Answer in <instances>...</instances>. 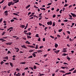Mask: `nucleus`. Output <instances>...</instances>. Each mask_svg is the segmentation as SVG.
Wrapping results in <instances>:
<instances>
[{
    "mask_svg": "<svg viewBox=\"0 0 76 76\" xmlns=\"http://www.w3.org/2000/svg\"><path fill=\"white\" fill-rule=\"evenodd\" d=\"M33 56H30L28 57V58H33Z\"/></svg>",
    "mask_w": 76,
    "mask_h": 76,
    "instance_id": "obj_22",
    "label": "nucleus"
},
{
    "mask_svg": "<svg viewBox=\"0 0 76 76\" xmlns=\"http://www.w3.org/2000/svg\"><path fill=\"white\" fill-rule=\"evenodd\" d=\"M5 0H3L2 1H1L0 2V4H1L2 3H3V2H4V1Z\"/></svg>",
    "mask_w": 76,
    "mask_h": 76,
    "instance_id": "obj_26",
    "label": "nucleus"
},
{
    "mask_svg": "<svg viewBox=\"0 0 76 76\" xmlns=\"http://www.w3.org/2000/svg\"><path fill=\"white\" fill-rule=\"evenodd\" d=\"M72 41H74V39H71V38H69V41L71 42Z\"/></svg>",
    "mask_w": 76,
    "mask_h": 76,
    "instance_id": "obj_30",
    "label": "nucleus"
},
{
    "mask_svg": "<svg viewBox=\"0 0 76 76\" xmlns=\"http://www.w3.org/2000/svg\"><path fill=\"white\" fill-rule=\"evenodd\" d=\"M14 21H15V20H14V19H12L10 20V21L11 22H14Z\"/></svg>",
    "mask_w": 76,
    "mask_h": 76,
    "instance_id": "obj_37",
    "label": "nucleus"
},
{
    "mask_svg": "<svg viewBox=\"0 0 76 76\" xmlns=\"http://www.w3.org/2000/svg\"><path fill=\"white\" fill-rule=\"evenodd\" d=\"M66 32L68 33V34H70V32L69 31H66Z\"/></svg>",
    "mask_w": 76,
    "mask_h": 76,
    "instance_id": "obj_52",
    "label": "nucleus"
},
{
    "mask_svg": "<svg viewBox=\"0 0 76 76\" xmlns=\"http://www.w3.org/2000/svg\"><path fill=\"white\" fill-rule=\"evenodd\" d=\"M34 19V17H31L30 18H29V19Z\"/></svg>",
    "mask_w": 76,
    "mask_h": 76,
    "instance_id": "obj_64",
    "label": "nucleus"
},
{
    "mask_svg": "<svg viewBox=\"0 0 76 76\" xmlns=\"http://www.w3.org/2000/svg\"><path fill=\"white\" fill-rule=\"evenodd\" d=\"M33 69H37V66H34Z\"/></svg>",
    "mask_w": 76,
    "mask_h": 76,
    "instance_id": "obj_25",
    "label": "nucleus"
},
{
    "mask_svg": "<svg viewBox=\"0 0 76 76\" xmlns=\"http://www.w3.org/2000/svg\"><path fill=\"white\" fill-rule=\"evenodd\" d=\"M71 15H72V16H73V17H74V18H75V17H76V14H73L72 13H71Z\"/></svg>",
    "mask_w": 76,
    "mask_h": 76,
    "instance_id": "obj_3",
    "label": "nucleus"
},
{
    "mask_svg": "<svg viewBox=\"0 0 76 76\" xmlns=\"http://www.w3.org/2000/svg\"><path fill=\"white\" fill-rule=\"evenodd\" d=\"M2 38L3 39H6V38H7V37H2Z\"/></svg>",
    "mask_w": 76,
    "mask_h": 76,
    "instance_id": "obj_50",
    "label": "nucleus"
},
{
    "mask_svg": "<svg viewBox=\"0 0 76 76\" xmlns=\"http://www.w3.org/2000/svg\"><path fill=\"white\" fill-rule=\"evenodd\" d=\"M12 42H9V43H6V45H12Z\"/></svg>",
    "mask_w": 76,
    "mask_h": 76,
    "instance_id": "obj_5",
    "label": "nucleus"
},
{
    "mask_svg": "<svg viewBox=\"0 0 76 76\" xmlns=\"http://www.w3.org/2000/svg\"><path fill=\"white\" fill-rule=\"evenodd\" d=\"M69 18H73V17H72V15H70V14L69 15Z\"/></svg>",
    "mask_w": 76,
    "mask_h": 76,
    "instance_id": "obj_32",
    "label": "nucleus"
},
{
    "mask_svg": "<svg viewBox=\"0 0 76 76\" xmlns=\"http://www.w3.org/2000/svg\"><path fill=\"white\" fill-rule=\"evenodd\" d=\"M59 10H59V9H58H58H57V10H56V12H58V11H59Z\"/></svg>",
    "mask_w": 76,
    "mask_h": 76,
    "instance_id": "obj_61",
    "label": "nucleus"
},
{
    "mask_svg": "<svg viewBox=\"0 0 76 76\" xmlns=\"http://www.w3.org/2000/svg\"><path fill=\"white\" fill-rule=\"evenodd\" d=\"M58 46V44H57L56 43H55V48H57Z\"/></svg>",
    "mask_w": 76,
    "mask_h": 76,
    "instance_id": "obj_12",
    "label": "nucleus"
},
{
    "mask_svg": "<svg viewBox=\"0 0 76 76\" xmlns=\"http://www.w3.org/2000/svg\"><path fill=\"white\" fill-rule=\"evenodd\" d=\"M12 3H11V5H14V4H15L14 2H13L12 1Z\"/></svg>",
    "mask_w": 76,
    "mask_h": 76,
    "instance_id": "obj_38",
    "label": "nucleus"
},
{
    "mask_svg": "<svg viewBox=\"0 0 76 76\" xmlns=\"http://www.w3.org/2000/svg\"><path fill=\"white\" fill-rule=\"evenodd\" d=\"M10 29H13V27H10Z\"/></svg>",
    "mask_w": 76,
    "mask_h": 76,
    "instance_id": "obj_49",
    "label": "nucleus"
},
{
    "mask_svg": "<svg viewBox=\"0 0 76 76\" xmlns=\"http://www.w3.org/2000/svg\"><path fill=\"white\" fill-rule=\"evenodd\" d=\"M68 6V5L67 4H65V5H64V7H66V6Z\"/></svg>",
    "mask_w": 76,
    "mask_h": 76,
    "instance_id": "obj_51",
    "label": "nucleus"
},
{
    "mask_svg": "<svg viewBox=\"0 0 76 76\" xmlns=\"http://www.w3.org/2000/svg\"><path fill=\"white\" fill-rule=\"evenodd\" d=\"M53 18H55L56 17V15H53Z\"/></svg>",
    "mask_w": 76,
    "mask_h": 76,
    "instance_id": "obj_60",
    "label": "nucleus"
},
{
    "mask_svg": "<svg viewBox=\"0 0 76 76\" xmlns=\"http://www.w3.org/2000/svg\"><path fill=\"white\" fill-rule=\"evenodd\" d=\"M35 37H39V34H37L35 36Z\"/></svg>",
    "mask_w": 76,
    "mask_h": 76,
    "instance_id": "obj_28",
    "label": "nucleus"
},
{
    "mask_svg": "<svg viewBox=\"0 0 76 76\" xmlns=\"http://www.w3.org/2000/svg\"><path fill=\"white\" fill-rule=\"evenodd\" d=\"M2 20H3V18H1L0 19V22H1V21H2Z\"/></svg>",
    "mask_w": 76,
    "mask_h": 76,
    "instance_id": "obj_48",
    "label": "nucleus"
},
{
    "mask_svg": "<svg viewBox=\"0 0 76 76\" xmlns=\"http://www.w3.org/2000/svg\"><path fill=\"white\" fill-rule=\"evenodd\" d=\"M32 56L34 57H35V56H36V55H35V54L34 53H33L32 54Z\"/></svg>",
    "mask_w": 76,
    "mask_h": 76,
    "instance_id": "obj_14",
    "label": "nucleus"
},
{
    "mask_svg": "<svg viewBox=\"0 0 76 76\" xmlns=\"http://www.w3.org/2000/svg\"><path fill=\"white\" fill-rule=\"evenodd\" d=\"M13 15H16V16H19V15H18V14L16 13H13Z\"/></svg>",
    "mask_w": 76,
    "mask_h": 76,
    "instance_id": "obj_15",
    "label": "nucleus"
},
{
    "mask_svg": "<svg viewBox=\"0 0 76 76\" xmlns=\"http://www.w3.org/2000/svg\"><path fill=\"white\" fill-rule=\"evenodd\" d=\"M31 12H28V16H29V15H31Z\"/></svg>",
    "mask_w": 76,
    "mask_h": 76,
    "instance_id": "obj_47",
    "label": "nucleus"
},
{
    "mask_svg": "<svg viewBox=\"0 0 76 76\" xmlns=\"http://www.w3.org/2000/svg\"><path fill=\"white\" fill-rule=\"evenodd\" d=\"M4 59H6V60H8V59H9V58L7 56L4 57Z\"/></svg>",
    "mask_w": 76,
    "mask_h": 76,
    "instance_id": "obj_13",
    "label": "nucleus"
},
{
    "mask_svg": "<svg viewBox=\"0 0 76 76\" xmlns=\"http://www.w3.org/2000/svg\"><path fill=\"white\" fill-rule=\"evenodd\" d=\"M8 12L7 11V10L4 11V14L7 13Z\"/></svg>",
    "mask_w": 76,
    "mask_h": 76,
    "instance_id": "obj_43",
    "label": "nucleus"
},
{
    "mask_svg": "<svg viewBox=\"0 0 76 76\" xmlns=\"http://www.w3.org/2000/svg\"><path fill=\"white\" fill-rule=\"evenodd\" d=\"M63 31V29H60L59 30L58 32H61V31Z\"/></svg>",
    "mask_w": 76,
    "mask_h": 76,
    "instance_id": "obj_21",
    "label": "nucleus"
},
{
    "mask_svg": "<svg viewBox=\"0 0 76 76\" xmlns=\"http://www.w3.org/2000/svg\"><path fill=\"white\" fill-rule=\"evenodd\" d=\"M66 67V66H61V69H64Z\"/></svg>",
    "mask_w": 76,
    "mask_h": 76,
    "instance_id": "obj_17",
    "label": "nucleus"
},
{
    "mask_svg": "<svg viewBox=\"0 0 76 76\" xmlns=\"http://www.w3.org/2000/svg\"><path fill=\"white\" fill-rule=\"evenodd\" d=\"M20 64H26V62H20Z\"/></svg>",
    "mask_w": 76,
    "mask_h": 76,
    "instance_id": "obj_10",
    "label": "nucleus"
},
{
    "mask_svg": "<svg viewBox=\"0 0 76 76\" xmlns=\"http://www.w3.org/2000/svg\"><path fill=\"white\" fill-rule=\"evenodd\" d=\"M11 54V52H10V51H8L7 54Z\"/></svg>",
    "mask_w": 76,
    "mask_h": 76,
    "instance_id": "obj_35",
    "label": "nucleus"
},
{
    "mask_svg": "<svg viewBox=\"0 0 76 76\" xmlns=\"http://www.w3.org/2000/svg\"><path fill=\"white\" fill-rule=\"evenodd\" d=\"M45 41V38H43V41Z\"/></svg>",
    "mask_w": 76,
    "mask_h": 76,
    "instance_id": "obj_58",
    "label": "nucleus"
},
{
    "mask_svg": "<svg viewBox=\"0 0 76 76\" xmlns=\"http://www.w3.org/2000/svg\"><path fill=\"white\" fill-rule=\"evenodd\" d=\"M62 56H66V53H63V54L62 55Z\"/></svg>",
    "mask_w": 76,
    "mask_h": 76,
    "instance_id": "obj_34",
    "label": "nucleus"
},
{
    "mask_svg": "<svg viewBox=\"0 0 76 76\" xmlns=\"http://www.w3.org/2000/svg\"><path fill=\"white\" fill-rule=\"evenodd\" d=\"M10 65L11 67H13V63L11 62H10Z\"/></svg>",
    "mask_w": 76,
    "mask_h": 76,
    "instance_id": "obj_16",
    "label": "nucleus"
},
{
    "mask_svg": "<svg viewBox=\"0 0 76 76\" xmlns=\"http://www.w3.org/2000/svg\"><path fill=\"white\" fill-rule=\"evenodd\" d=\"M28 24L27 23L26 25V27L24 28L25 29H26L27 28V27H28Z\"/></svg>",
    "mask_w": 76,
    "mask_h": 76,
    "instance_id": "obj_19",
    "label": "nucleus"
},
{
    "mask_svg": "<svg viewBox=\"0 0 76 76\" xmlns=\"http://www.w3.org/2000/svg\"><path fill=\"white\" fill-rule=\"evenodd\" d=\"M25 27V26L24 25H20V27L22 28H24Z\"/></svg>",
    "mask_w": 76,
    "mask_h": 76,
    "instance_id": "obj_8",
    "label": "nucleus"
},
{
    "mask_svg": "<svg viewBox=\"0 0 76 76\" xmlns=\"http://www.w3.org/2000/svg\"><path fill=\"white\" fill-rule=\"evenodd\" d=\"M35 64H37V65H39V64L37 63H35Z\"/></svg>",
    "mask_w": 76,
    "mask_h": 76,
    "instance_id": "obj_63",
    "label": "nucleus"
},
{
    "mask_svg": "<svg viewBox=\"0 0 76 76\" xmlns=\"http://www.w3.org/2000/svg\"><path fill=\"white\" fill-rule=\"evenodd\" d=\"M34 51V50H29V52H30V53H31L32 52H33V51Z\"/></svg>",
    "mask_w": 76,
    "mask_h": 76,
    "instance_id": "obj_41",
    "label": "nucleus"
},
{
    "mask_svg": "<svg viewBox=\"0 0 76 76\" xmlns=\"http://www.w3.org/2000/svg\"><path fill=\"white\" fill-rule=\"evenodd\" d=\"M64 64H66L67 65H68V64L66 62H64Z\"/></svg>",
    "mask_w": 76,
    "mask_h": 76,
    "instance_id": "obj_54",
    "label": "nucleus"
},
{
    "mask_svg": "<svg viewBox=\"0 0 76 76\" xmlns=\"http://www.w3.org/2000/svg\"><path fill=\"white\" fill-rule=\"evenodd\" d=\"M55 23H55V22L53 23V25H52L53 26H55Z\"/></svg>",
    "mask_w": 76,
    "mask_h": 76,
    "instance_id": "obj_27",
    "label": "nucleus"
},
{
    "mask_svg": "<svg viewBox=\"0 0 76 76\" xmlns=\"http://www.w3.org/2000/svg\"><path fill=\"white\" fill-rule=\"evenodd\" d=\"M41 15H42V13L40 14L39 15V17H42V16H41Z\"/></svg>",
    "mask_w": 76,
    "mask_h": 76,
    "instance_id": "obj_42",
    "label": "nucleus"
},
{
    "mask_svg": "<svg viewBox=\"0 0 76 76\" xmlns=\"http://www.w3.org/2000/svg\"><path fill=\"white\" fill-rule=\"evenodd\" d=\"M15 50H19V48H16V47L15 48Z\"/></svg>",
    "mask_w": 76,
    "mask_h": 76,
    "instance_id": "obj_46",
    "label": "nucleus"
},
{
    "mask_svg": "<svg viewBox=\"0 0 76 76\" xmlns=\"http://www.w3.org/2000/svg\"><path fill=\"white\" fill-rule=\"evenodd\" d=\"M16 71H18V72H19L20 71V69H19L18 68H17L16 69Z\"/></svg>",
    "mask_w": 76,
    "mask_h": 76,
    "instance_id": "obj_36",
    "label": "nucleus"
},
{
    "mask_svg": "<svg viewBox=\"0 0 76 76\" xmlns=\"http://www.w3.org/2000/svg\"><path fill=\"white\" fill-rule=\"evenodd\" d=\"M43 47H44V46H40L39 48L40 49H41V48H43Z\"/></svg>",
    "mask_w": 76,
    "mask_h": 76,
    "instance_id": "obj_23",
    "label": "nucleus"
},
{
    "mask_svg": "<svg viewBox=\"0 0 76 76\" xmlns=\"http://www.w3.org/2000/svg\"><path fill=\"white\" fill-rule=\"evenodd\" d=\"M12 1H11V2H10L8 3V6H10V5H12Z\"/></svg>",
    "mask_w": 76,
    "mask_h": 76,
    "instance_id": "obj_7",
    "label": "nucleus"
},
{
    "mask_svg": "<svg viewBox=\"0 0 76 76\" xmlns=\"http://www.w3.org/2000/svg\"><path fill=\"white\" fill-rule=\"evenodd\" d=\"M26 44H30V43L29 41H27L26 42Z\"/></svg>",
    "mask_w": 76,
    "mask_h": 76,
    "instance_id": "obj_20",
    "label": "nucleus"
},
{
    "mask_svg": "<svg viewBox=\"0 0 76 76\" xmlns=\"http://www.w3.org/2000/svg\"><path fill=\"white\" fill-rule=\"evenodd\" d=\"M40 9L41 10H45V9L44 8H40Z\"/></svg>",
    "mask_w": 76,
    "mask_h": 76,
    "instance_id": "obj_33",
    "label": "nucleus"
},
{
    "mask_svg": "<svg viewBox=\"0 0 76 76\" xmlns=\"http://www.w3.org/2000/svg\"><path fill=\"white\" fill-rule=\"evenodd\" d=\"M6 8V6H5L3 8V10H4Z\"/></svg>",
    "mask_w": 76,
    "mask_h": 76,
    "instance_id": "obj_57",
    "label": "nucleus"
},
{
    "mask_svg": "<svg viewBox=\"0 0 76 76\" xmlns=\"http://www.w3.org/2000/svg\"><path fill=\"white\" fill-rule=\"evenodd\" d=\"M57 37L58 38H60V37H61V36H60V35L58 34L57 35Z\"/></svg>",
    "mask_w": 76,
    "mask_h": 76,
    "instance_id": "obj_24",
    "label": "nucleus"
},
{
    "mask_svg": "<svg viewBox=\"0 0 76 76\" xmlns=\"http://www.w3.org/2000/svg\"><path fill=\"white\" fill-rule=\"evenodd\" d=\"M59 70V69H57L56 70V72H58V71Z\"/></svg>",
    "mask_w": 76,
    "mask_h": 76,
    "instance_id": "obj_55",
    "label": "nucleus"
},
{
    "mask_svg": "<svg viewBox=\"0 0 76 76\" xmlns=\"http://www.w3.org/2000/svg\"><path fill=\"white\" fill-rule=\"evenodd\" d=\"M63 12H64V10H65V8H64L63 7Z\"/></svg>",
    "mask_w": 76,
    "mask_h": 76,
    "instance_id": "obj_62",
    "label": "nucleus"
},
{
    "mask_svg": "<svg viewBox=\"0 0 76 76\" xmlns=\"http://www.w3.org/2000/svg\"><path fill=\"white\" fill-rule=\"evenodd\" d=\"M27 37L28 39H29V38H31V37L28 35L27 36Z\"/></svg>",
    "mask_w": 76,
    "mask_h": 76,
    "instance_id": "obj_18",
    "label": "nucleus"
},
{
    "mask_svg": "<svg viewBox=\"0 0 76 76\" xmlns=\"http://www.w3.org/2000/svg\"><path fill=\"white\" fill-rule=\"evenodd\" d=\"M13 1L14 2V3H18L19 1V0H13Z\"/></svg>",
    "mask_w": 76,
    "mask_h": 76,
    "instance_id": "obj_2",
    "label": "nucleus"
},
{
    "mask_svg": "<svg viewBox=\"0 0 76 76\" xmlns=\"http://www.w3.org/2000/svg\"><path fill=\"white\" fill-rule=\"evenodd\" d=\"M38 45H36V48H35V49H38Z\"/></svg>",
    "mask_w": 76,
    "mask_h": 76,
    "instance_id": "obj_44",
    "label": "nucleus"
},
{
    "mask_svg": "<svg viewBox=\"0 0 76 76\" xmlns=\"http://www.w3.org/2000/svg\"><path fill=\"white\" fill-rule=\"evenodd\" d=\"M52 23H52L51 21H50V22L48 21L47 23V24L48 25H52Z\"/></svg>",
    "mask_w": 76,
    "mask_h": 76,
    "instance_id": "obj_1",
    "label": "nucleus"
},
{
    "mask_svg": "<svg viewBox=\"0 0 76 76\" xmlns=\"http://www.w3.org/2000/svg\"><path fill=\"white\" fill-rule=\"evenodd\" d=\"M31 6V5H28L27 6H26V9H28L29 7Z\"/></svg>",
    "mask_w": 76,
    "mask_h": 76,
    "instance_id": "obj_11",
    "label": "nucleus"
},
{
    "mask_svg": "<svg viewBox=\"0 0 76 76\" xmlns=\"http://www.w3.org/2000/svg\"><path fill=\"white\" fill-rule=\"evenodd\" d=\"M50 37L51 38H52V39H54V37H53V36H52L50 35Z\"/></svg>",
    "mask_w": 76,
    "mask_h": 76,
    "instance_id": "obj_53",
    "label": "nucleus"
},
{
    "mask_svg": "<svg viewBox=\"0 0 76 76\" xmlns=\"http://www.w3.org/2000/svg\"><path fill=\"white\" fill-rule=\"evenodd\" d=\"M0 41H2V42H4V41H6V40H4V39L2 38L0 39Z\"/></svg>",
    "mask_w": 76,
    "mask_h": 76,
    "instance_id": "obj_4",
    "label": "nucleus"
},
{
    "mask_svg": "<svg viewBox=\"0 0 76 76\" xmlns=\"http://www.w3.org/2000/svg\"><path fill=\"white\" fill-rule=\"evenodd\" d=\"M52 4V3H49L47 5L48 6H50V5H51V4Z\"/></svg>",
    "mask_w": 76,
    "mask_h": 76,
    "instance_id": "obj_40",
    "label": "nucleus"
},
{
    "mask_svg": "<svg viewBox=\"0 0 76 76\" xmlns=\"http://www.w3.org/2000/svg\"><path fill=\"white\" fill-rule=\"evenodd\" d=\"M59 51H60V50H58V51L57 50L55 51H54V52L55 53H56V54H58V53H59Z\"/></svg>",
    "mask_w": 76,
    "mask_h": 76,
    "instance_id": "obj_9",
    "label": "nucleus"
},
{
    "mask_svg": "<svg viewBox=\"0 0 76 76\" xmlns=\"http://www.w3.org/2000/svg\"><path fill=\"white\" fill-rule=\"evenodd\" d=\"M66 58L68 60V61H69V60H70V58L69 57H67Z\"/></svg>",
    "mask_w": 76,
    "mask_h": 76,
    "instance_id": "obj_31",
    "label": "nucleus"
},
{
    "mask_svg": "<svg viewBox=\"0 0 76 76\" xmlns=\"http://www.w3.org/2000/svg\"><path fill=\"white\" fill-rule=\"evenodd\" d=\"M68 20H65L64 21V22H67Z\"/></svg>",
    "mask_w": 76,
    "mask_h": 76,
    "instance_id": "obj_56",
    "label": "nucleus"
},
{
    "mask_svg": "<svg viewBox=\"0 0 76 76\" xmlns=\"http://www.w3.org/2000/svg\"><path fill=\"white\" fill-rule=\"evenodd\" d=\"M21 47L22 48H25L26 49L27 48L25 46V45H23L21 46Z\"/></svg>",
    "mask_w": 76,
    "mask_h": 76,
    "instance_id": "obj_6",
    "label": "nucleus"
},
{
    "mask_svg": "<svg viewBox=\"0 0 76 76\" xmlns=\"http://www.w3.org/2000/svg\"><path fill=\"white\" fill-rule=\"evenodd\" d=\"M38 41H41V39H40V37L39 38V39H38Z\"/></svg>",
    "mask_w": 76,
    "mask_h": 76,
    "instance_id": "obj_45",
    "label": "nucleus"
},
{
    "mask_svg": "<svg viewBox=\"0 0 76 76\" xmlns=\"http://www.w3.org/2000/svg\"><path fill=\"white\" fill-rule=\"evenodd\" d=\"M31 33L30 32H28V35H29V36H30L31 35Z\"/></svg>",
    "mask_w": 76,
    "mask_h": 76,
    "instance_id": "obj_39",
    "label": "nucleus"
},
{
    "mask_svg": "<svg viewBox=\"0 0 76 76\" xmlns=\"http://www.w3.org/2000/svg\"><path fill=\"white\" fill-rule=\"evenodd\" d=\"M5 34H6V32H3L2 34V35H4Z\"/></svg>",
    "mask_w": 76,
    "mask_h": 76,
    "instance_id": "obj_29",
    "label": "nucleus"
},
{
    "mask_svg": "<svg viewBox=\"0 0 76 76\" xmlns=\"http://www.w3.org/2000/svg\"><path fill=\"white\" fill-rule=\"evenodd\" d=\"M39 26H42V24L41 23H39Z\"/></svg>",
    "mask_w": 76,
    "mask_h": 76,
    "instance_id": "obj_59",
    "label": "nucleus"
}]
</instances>
